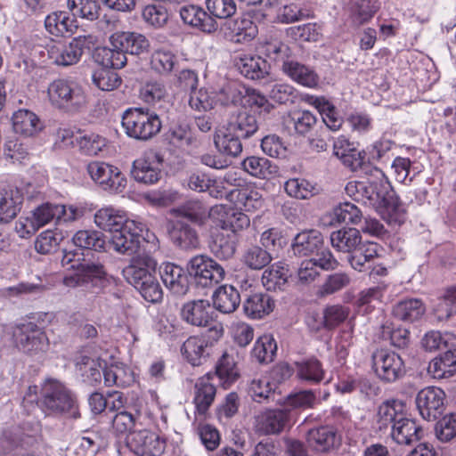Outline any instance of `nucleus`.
Listing matches in <instances>:
<instances>
[{
    "label": "nucleus",
    "mask_w": 456,
    "mask_h": 456,
    "mask_svg": "<svg viewBox=\"0 0 456 456\" xmlns=\"http://www.w3.org/2000/svg\"><path fill=\"white\" fill-rule=\"evenodd\" d=\"M368 178L365 181H350L346 183V193L355 201L382 212L390 199L391 184L385 173L378 167L366 170Z\"/></svg>",
    "instance_id": "1"
},
{
    "label": "nucleus",
    "mask_w": 456,
    "mask_h": 456,
    "mask_svg": "<svg viewBox=\"0 0 456 456\" xmlns=\"http://www.w3.org/2000/svg\"><path fill=\"white\" fill-rule=\"evenodd\" d=\"M157 262L147 254H138L133 257L130 265L123 269L124 278L133 285L148 302L158 303L162 300L163 291L153 275Z\"/></svg>",
    "instance_id": "2"
},
{
    "label": "nucleus",
    "mask_w": 456,
    "mask_h": 456,
    "mask_svg": "<svg viewBox=\"0 0 456 456\" xmlns=\"http://www.w3.org/2000/svg\"><path fill=\"white\" fill-rule=\"evenodd\" d=\"M39 408L45 415L80 417L76 398L59 380L46 379L41 385Z\"/></svg>",
    "instance_id": "3"
},
{
    "label": "nucleus",
    "mask_w": 456,
    "mask_h": 456,
    "mask_svg": "<svg viewBox=\"0 0 456 456\" xmlns=\"http://www.w3.org/2000/svg\"><path fill=\"white\" fill-rule=\"evenodd\" d=\"M122 126L129 137L147 141L159 133L161 121L153 111L143 108H131L122 116Z\"/></svg>",
    "instance_id": "4"
},
{
    "label": "nucleus",
    "mask_w": 456,
    "mask_h": 456,
    "mask_svg": "<svg viewBox=\"0 0 456 456\" xmlns=\"http://www.w3.org/2000/svg\"><path fill=\"white\" fill-rule=\"evenodd\" d=\"M48 99L55 108L66 111H76L86 103V95L77 82L66 78H57L47 88Z\"/></svg>",
    "instance_id": "5"
},
{
    "label": "nucleus",
    "mask_w": 456,
    "mask_h": 456,
    "mask_svg": "<svg viewBox=\"0 0 456 456\" xmlns=\"http://www.w3.org/2000/svg\"><path fill=\"white\" fill-rule=\"evenodd\" d=\"M15 346L30 356L42 355L49 349V338L42 328L33 322L17 324L12 330Z\"/></svg>",
    "instance_id": "6"
},
{
    "label": "nucleus",
    "mask_w": 456,
    "mask_h": 456,
    "mask_svg": "<svg viewBox=\"0 0 456 456\" xmlns=\"http://www.w3.org/2000/svg\"><path fill=\"white\" fill-rule=\"evenodd\" d=\"M110 244L113 249L119 254L132 255L141 247L142 240H156V236L150 232L146 225L136 220L126 222V225L112 232Z\"/></svg>",
    "instance_id": "7"
},
{
    "label": "nucleus",
    "mask_w": 456,
    "mask_h": 456,
    "mask_svg": "<svg viewBox=\"0 0 456 456\" xmlns=\"http://www.w3.org/2000/svg\"><path fill=\"white\" fill-rule=\"evenodd\" d=\"M87 42L88 37L86 36L74 37L69 42L52 41L46 46L48 58L57 66L75 65L81 60Z\"/></svg>",
    "instance_id": "8"
},
{
    "label": "nucleus",
    "mask_w": 456,
    "mask_h": 456,
    "mask_svg": "<svg viewBox=\"0 0 456 456\" xmlns=\"http://www.w3.org/2000/svg\"><path fill=\"white\" fill-rule=\"evenodd\" d=\"M189 274L202 287H212L224 279L225 272L222 265L205 255L191 258L187 265Z\"/></svg>",
    "instance_id": "9"
},
{
    "label": "nucleus",
    "mask_w": 456,
    "mask_h": 456,
    "mask_svg": "<svg viewBox=\"0 0 456 456\" xmlns=\"http://www.w3.org/2000/svg\"><path fill=\"white\" fill-rule=\"evenodd\" d=\"M86 170L90 177L104 191L122 192L126 187V178L118 167L102 161H92Z\"/></svg>",
    "instance_id": "10"
},
{
    "label": "nucleus",
    "mask_w": 456,
    "mask_h": 456,
    "mask_svg": "<svg viewBox=\"0 0 456 456\" xmlns=\"http://www.w3.org/2000/svg\"><path fill=\"white\" fill-rule=\"evenodd\" d=\"M372 369L377 377L386 382H394L405 373L402 357L392 351L377 350L371 356Z\"/></svg>",
    "instance_id": "11"
},
{
    "label": "nucleus",
    "mask_w": 456,
    "mask_h": 456,
    "mask_svg": "<svg viewBox=\"0 0 456 456\" xmlns=\"http://www.w3.org/2000/svg\"><path fill=\"white\" fill-rule=\"evenodd\" d=\"M162 166L160 154L153 151H146L134 161L131 174L138 183L154 184L162 176Z\"/></svg>",
    "instance_id": "12"
},
{
    "label": "nucleus",
    "mask_w": 456,
    "mask_h": 456,
    "mask_svg": "<svg viewBox=\"0 0 456 456\" xmlns=\"http://www.w3.org/2000/svg\"><path fill=\"white\" fill-rule=\"evenodd\" d=\"M444 392L436 387L421 389L416 397L418 410L424 419L434 420L444 410Z\"/></svg>",
    "instance_id": "13"
},
{
    "label": "nucleus",
    "mask_w": 456,
    "mask_h": 456,
    "mask_svg": "<svg viewBox=\"0 0 456 456\" xmlns=\"http://www.w3.org/2000/svg\"><path fill=\"white\" fill-rule=\"evenodd\" d=\"M407 417L406 404L400 400H387L380 403L376 411L375 424L381 430H392V426L397 425Z\"/></svg>",
    "instance_id": "14"
},
{
    "label": "nucleus",
    "mask_w": 456,
    "mask_h": 456,
    "mask_svg": "<svg viewBox=\"0 0 456 456\" xmlns=\"http://www.w3.org/2000/svg\"><path fill=\"white\" fill-rule=\"evenodd\" d=\"M220 29L227 38L236 43L249 42L258 33L257 26L248 16L227 20L221 25Z\"/></svg>",
    "instance_id": "15"
},
{
    "label": "nucleus",
    "mask_w": 456,
    "mask_h": 456,
    "mask_svg": "<svg viewBox=\"0 0 456 456\" xmlns=\"http://www.w3.org/2000/svg\"><path fill=\"white\" fill-rule=\"evenodd\" d=\"M214 310L208 300L197 299L185 303L181 309V317L188 324L207 327L213 320Z\"/></svg>",
    "instance_id": "16"
},
{
    "label": "nucleus",
    "mask_w": 456,
    "mask_h": 456,
    "mask_svg": "<svg viewBox=\"0 0 456 456\" xmlns=\"http://www.w3.org/2000/svg\"><path fill=\"white\" fill-rule=\"evenodd\" d=\"M111 46L124 52L139 55L147 53L150 49V42L145 36L136 32L118 31L110 37Z\"/></svg>",
    "instance_id": "17"
},
{
    "label": "nucleus",
    "mask_w": 456,
    "mask_h": 456,
    "mask_svg": "<svg viewBox=\"0 0 456 456\" xmlns=\"http://www.w3.org/2000/svg\"><path fill=\"white\" fill-rule=\"evenodd\" d=\"M126 443L136 453L156 455L160 454L165 449V441L156 433L146 429L127 435Z\"/></svg>",
    "instance_id": "18"
},
{
    "label": "nucleus",
    "mask_w": 456,
    "mask_h": 456,
    "mask_svg": "<svg viewBox=\"0 0 456 456\" xmlns=\"http://www.w3.org/2000/svg\"><path fill=\"white\" fill-rule=\"evenodd\" d=\"M179 13L183 23L202 32L211 34L218 28L216 20L199 5H183L180 8Z\"/></svg>",
    "instance_id": "19"
},
{
    "label": "nucleus",
    "mask_w": 456,
    "mask_h": 456,
    "mask_svg": "<svg viewBox=\"0 0 456 456\" xmlns=\"http://www.w3.org/2000/svg\"><path fill=\"white\" fill-rule=\"evenodd\" d=\"M33 434L25 427L10 425L0 435V454H8L12 451L32 444Z\"/></svg>",
    "instance_id": "20"
},
{
    "label": "nucleus",
    "mask_w": 456,
    "mask_h": 456,
    "mask_svg": "<svg viewBox=\"0 0 456 456\" xmlns=\"http://www.w3.org/2000/svg\"><path fill=\"white\" fill-rule=\"evenodd\" d=\"M212 348L213 342L206 337L191 336L183 342L181 352L191 365L200 366L210 356Z\"/></svg>",
    "instance_id": "21"
},
{
    "label": "nucleus",
    "mask_w": 456,
    "mask_h": 456,
    "mask_svg": "<svg viewBox=\"0 0 456 456\" xmlns=\"http://www.w3.org/2000/svg\"><path fill=\"white\" fill-rule=\"evenodd\" d=\"M211 379L210 375L203 376L194 385L193 403L197 416L205 417L215 401L216 388Z\"/></svg>",
    "instance_id": "22"
},
{
    "label": "nucleus",
    "mask_w": 456,
    "mask_h": 456,
    "mask_svg": "<svg viewBox=\"0 0 456 456\" xmlns=\"http://www.w3.org/2000/svg\"><path fill=\"white\" fill-rule=\"evenodd\" d=\"M240 138L227 124H224L216 128L214 144L221 154L238 157L242 152Z\"/></svg>",
    "instance_id": "23"
},
{
    "label": "nucleus",
    "mask_w": 456,
    "mask_h": 456,
    "mask_svg": "<svg viewBox=\"0 0 456 456\" xmlns=\"http://www.w3.org/2000/svg\"><path fill=\"white\" fill-rule=\"evenodd\" d=\"M281 69L292 81L302 86L316 88L319 86L320 77L309 66L289 60L284 61Z\"/></svg>",
    "instance_id": "24"
},
{
    "label": "nucleus",
    "mask_w": 456,
    "mask_h": 456,
    "mask_svg": "<svg viewBox=\"0 0 456 456\" xmlns=\"http://www.w3.org/2000/svg\"><path fill=\"white\" fill-rule=\"evenodd\" d=\"M160 276L165 286L175 295H185L189 289L188 277L183 269L172 263L160 267Z\"/></svg>",
    "instance_id": "25"
},
{
    "label": "nucleus",
    "mask_w": 456,
    "mask_h": 456,
    "mask_svg": "<svg viewBox=\"0 0 456 456\" xmlns=\"http://www.w3.org/2000/svg\"><path fill=\"white\" fill-rule=\"evenodd\" d=\"M234 64L240 72L250 79H260L269 73V65L260 56L240 53L234 57Z\"/></svg>",
    "instance_id": "26"
},
{
    "label": "nucleus",
    "mask_w": 456,
    "mask_h": 456,
    "mask_svg": "<svg viewBox=\"0 0 456 456\" xmlns=\"http://www.w3.org/2000/svg\"><path fill=\"white\" fill-rule=\"evenodd\" d=\"M306 441L314 451L326 452L339 444V437L333 428L320 427L308 432Z\"/></svg>",
    "instance_id": "27"
},
{
    "label": "nucleus",
    "mask_w": 456,
    "mask_h": 456,
    "mask_svg": "<svg viewBox=\"0 0 456 456\" xmlns=\"http://www.w3.org/2000/svg\"><path fill=\"white\" fill-rule=\"evenodd\" d=\"M126 222H131L124 211L113 207H105L97 210L94 214V224L100 229L114 232L126 225Z\"/></svg>",
    "instance_id": "28"
},
{
    "label": "nucleus",
    "mask_w": 456,
    "mask_h": 456,
    "mask_svg": "<svg viewBox=\"0 0 456 456\" xmlns=\"http://www.w3.org/2000/svg\"><path fill=\"white\" fill-rule=\"evenodd\" d=\"M22 200V194L18 189L0 188V224H8L16 217Z\"/></svg>",
    "instance_id": "29"
},
{
    "label": "nucleus",
    "mask_w": 456,
    "mask_h": 456,
    "mask_svg": "<svg viewBox=\"0 0 456 456\" xmlns=\"http://www.w3.org/2000/svg\"><path fill=\"white\" fill-rule=\"evenodd\" d=\"M322 245L323 239L319 231H304L295 237L292 250L296 256H305L320 250Z\"/></svg>",
    "instance_id": "30"
},
{
    "label": "nucleus",
    "mask_w": 456,
    "mask_h": 456,
    "mask_svg": "<svg viewBox=\"0 0 456 456\" xmlns=\"http://www.w3.org/2000/svg\"><path fill=\"white\" fill-rule=\"evenodd\" d=\"M379 247L374 242H360L348 256V262L352 268L358 272L369 269V265L379 257Z\"/></svg>",
    "instance_id": "31"
},
{
    "label": "nucleus",
    "mask_w": 456,
    "mask_h": 456,
    "mask_svg": "<svg viewBox=\"0 0 456 456\" xmlns=\"http://www.w3.org/2000/svg\"><path fill=\"white\" fill-rule=\"evenodd\" d=\"M288 420L285 410H270L256 417V428L264 435L280 433Z\"/></svg>",
    "instance_id": "32"
},
{
    "label": "nucleus",
    "mask_w": 456,
    "mask_h": 456,
    "mask_svg": "<svg viewBox=\"0 0 456 456\" xmlns=\"http://www.w3.org/2000/svg\"><path fill=\"white\" fill-rule=\"evenodd\" d=\"M421 428L416 421L408 416L395 426H392L390 436L393 441L398 444L410 445L420 439Z\"/></svg>",
    "instance_id": "33"
},
{
    "label": "nucleus",
    "mask_w": 456,
    "mask_h": 456,
    "mask_svg": "<svg viewBox=\"0 0 456 456\" xmlns=\"http://www.w3.org/2000/svg\"><path fill=\"white\" fill-rule=\"evenodd\" d=\"M12 121L15 133L24 136H33L43 127L37 114L26 109L15 111L12 114Z\"/></svg>",
    "instance_id": "34"
},
{
    "label": "nucleus",
    "mask_w": 456,
    "mask_h": 456,
    "mask_svg": "<svg viewBox=\"0 0 456 456\" xmlns=\"http://www.w3.org/2000/svg\"><path fill=\"white\" fill-rule=\"evenodd\" d=\"M168 233L171 240L183 249L195 248L199 245L195 230L181 221L172 222L168 227Z\"/></svg>",
    "instance_id": "35"
},
{
    "label": "nucleus",
    "mask_w": 456,
    "mask_h": 456,
    "mask_svg": "<svg viewBox=\"0 0 456 456\" xmlns=\"http://www.w3.org/2000/svg\"><path fill=\"white\" fill-rule=\"evenodd\" d=\"M226 124L244 139L251 137L258 130V123L256 116L246 110L232 112Z\"/></svg>",
    "instance_id": "36"
},
{
    "label": "nucleus",
    "mask_w": 456,
    "mask_h": 456,
    "mask_svg": "<svg viewBox=\"0 0 456 456\" xmlns=\"http://www.w3.org/2000/svg\"><path fill=\"white\" fill-rule=\"evenodd\" d=\"M428 373L434 379H447L456 373V350H449L435 357L428 366Z\"/></svg>",
    "instance_id": "37"
},
{
    "label": "nucleus",
    "mask_w": 456,
    "mask_h": 456,
    "mask_svg": "<svg viewBox=\"0 0 456 456\" xmlns=\"http://www.w3.org/2000/svg\"><path fill=\"white\" fill-rule=\"evenodd\" d=\"M274 302L270 296L256 293L249 296L243 304L245 314L251 319H262L273 312Z\"/></svg>",
    "instance_id": "38"
},
{
    "label": "nucleus",
    "mask_w": 456,
    "mask_h": 456,
    "mask_svg": "<svg viewBox=\"0 0 456 456\" xmlns=\"http://www.w3.org/2000/svg\"><path fill=\"white\" fill-rule=\"evenodd\" d=\"M139 98L148 105L160 108L163 102L169 101L170 95L162 82L150 81L141 86Z\"/></svg>",
    "instance_id": "39"
},
{
    "label": "nucleus",
    "mask_w": 456,
    "mask_h": 456,
    "mask_svg": "<svg viewBox=\"0 0 456 456\" xmlns=\"http://www.w3.org/2000/svg\"><path fill=\"white\" fill-rule=\"evenodd\" d=\"M213 303L219 312L231 314L239 306L240 297L233 286L224 285L219 287L214 293Z\"/></svg>",
    "instance_id": "40"
},
{
    "label": "nucleus",
    "mask_w": 456,
    "mask_h": 456,
    "mask_svg": "<svg viewBox=\"0 0 456 456\" xmlns=\"http://www.w3.org/2000/svg\"><path fill=\"white\" fill-rule=\"evenodd\" d=\"M289 277L288 265L282 262H277L262 274V283L267 290L283 289Z\"/></svg>",
    "instance_id": "41"
},
{
    "label": "nucleus",
    "mask_w": 456,
    "mask_h": 456,
    "mask_svg": "<svg viewBox=\"0 0 456 456\" xmlns=\"http://www.w3.org/2000/svg\"><path fill=\"white\" fill-rule=\"evenodd\" d=\"M45 27L51 35L60 37L67 33H73L77 25L66 12L56 11L45 17Z\"/></svg>",
    "instance_id": "42"
},
{
    "label": "nucleus",
    "mask_w": 456,
    "mask_h": 456,
    "mask_svg": "<svg viewBox=\"0 0 456 456\" xmlns=\"http://www.w3.org/2000/svg\"><path fill=\"white\" fill-rule=\"evenodd\" d=\"M104 383L108 387H127L134 382V374L128 366L114 362L103 370Z\"/></svg>",
    "instance_id": "43"
},
{
    "label": "nucleus",
    "mask_w": 456,
    "mask_h": 456,
    "mask_svg": "<svg viewBox=\"0 0 456 456\" xmlns=\"http://www.w3.org/2000/svg\"><path fill=\"white\" fill-rule=\"evenodd\" d=\"M360 232L354 228L341 229L331 232L330 243L338 251L352 253L361 242Z\"/></svg>",
    "instance_id": "44"
},
{
    "label": "nucleus",
    "mask_w": 456,
    "mask_h": 456,
    "mask_svg": "<svg viewBox=\"0 0 456 456\" xmlns=\"http://www.w3.org/2000/svg\"><path fill=\"white\" fill-rule=\"evenodd\" d=\"M426 312L423 302L418 298H409L398 302L393 308L394 315L406 322L420 319Z\"/></svg>",
    "instance_id": "45"
},
{
    "label": "nucleus",
    "mask_w": 456,
    "mask_h": 456,
    "mask_svg": "<svg viewBox=\"0 0 456 456\" xmlns=\"http://www.w3.org/2000/svg\"><path fill=\"white\" fill-rule=\"evenodd\" d=\"M94 58L102 68L115 69L123 68L127 61L124 52L113 47H98L95 49Z\"/></svg>",
    "instance_id": "46"
},
{
    "label": "nucleus",
    "mask_w": 456,
    "mask_h": 456,
    "mask_svg": "<svg viewBox=\"0 0 456 456\" xmlns=\"http://www.w3.org/2000/svg\"><path fill=\"white\" fill-rule=\"evenodd\" d=\"M72 241L78 248L95 251H104L106 247L104 235L101 232L94 230L77 231L74 234Z\"/></svg>",
    "instance_id": "47"
},
{
    "label": "nucleus",
    "mask_w": 456,
    "mask_h": 456,
    "mask_svg": "<svg viewBox=\"0 0 456 456\" xmlns=\"http://www.w3.org/2000/svg\"><path fill=\"white\" fill-rule=\"evenodd\" d=\"M241 166L248 174L260 179H267L276 173V167L265 158L248 157L242 161Z\"/></svg>",
    "instance_id": "48"
},
{
    "label": "nucleus",
    "mask_w": 456,
    "mask_h": 456,
    "mask_svg": "<svg viewBox=\"0 0 456 456\" xmlns=\"http://www.w3.org/2000/svg\"><path fill=\"white\" fill-rule=\"evenodd\" d=\"M296 374L299 379L314 384L322 380L324 370L318 360L309 359L296 363Z\"/></svg>",
    "instance_id": "49"
},
{
    "label": "nucleus",
    "mask_w": 456,
    "mask_h": 456,
    "mask_svg": "<svg viewBox=\"0 0 456 456\" xmlns=\"http://www.w3.org/2000/svg\"><path fill=\"white\" fill-rule=\"evenodd\" d=\"M276 351L277 344L273 337L265 334L256 339L251 354L259 362H270L273 361Z\"/></svg>",
    "instance_id": "50"
},
{
    "label": "nucleus",
    "mask_w": 456,
    "mask_h": 456,
    "mask_svg": "<svg viewBox=\"0 0 456 456\" xmlns=\"http://www.w3.org/2000/svg\"><path fill=\"white\" fill-rule=\"evenodd\" d=\"M309 103L315 106L322 115V120L332 131H338L342 124L343 119L338 116L335 108L323 97H311Z\"/></svg>",
    "instance_id": "51"
},
{
    "label": "nucleus",
    "mask_w": 456,
    "mask_h": 456,
    "mask_svg": "<svg viewBox=\"0 0 456 456\" xmlns=\"http://www.w3.org/2000/svg\"><path fill=\"white\" fill-rule=\"evenodd\" d=\"M271 254L259 246H251L245 249L241 262L252 270H260L272 261Z\"/></svg>",
    "instance_id": "52"
},
{
    "label": "nucleus",
    "mask_w": 456,
    "mask_h": 456,
    "mask_svg": "<svg viewBox=\"0 0 456 456\" xmlns=\"http://www.w3.org/2000/svg\"><path fill=\"white\" fill-rule=\"evenodd\" d=\"M84 380L92 386H96L102 381V366L98 360L88 356H81L77 363Z\"/></svg>",
    "instance_id": "53"
},
{
    "label": "nucleus",
    "mask_w": 456,
    "mask_h": 456,
    "mask_svg": "<svg viewBox=\"0 0 456 456\" xmlns=\"http://www.w3.org/2000/svg\"><path fill=\"white\" fill-rule=\"evenodd\" d=\"M209 248L217 258L227 260L235 253V243L223 232H217L212 235Z\"/></svg>",
    "instance_id": "54"
},
{
    "label": "nucleus",
    "mask_w": 456,
    "mask_h": 456,
    "mask_svg": "<svg viewBox=\"0 0 456 456\" xmlns=\"http://www.w3.org/2000/svg\"><path fill=\"white\" fill-rule=\"evenodd\" d=\"M317 403V397L313 390H301L289 394L284 401L285 411L294 409L305 410L314 408Z\"/></svg>",
    "instance_id": "55"
},
{
    "label": "nucleus",
    "mask_w": 456,
    "mask_h": 456,
    "mask_svg": "<svg viewBox=\"0 0 456 456\" xmlns=\"http://www.w3.org/2000/svg\"><path fill=\"white\" fill-rule=\"evenodd\" d=\"M178 59L175 54L167 49L155 51L151 59V68L159 74H169L177 64Z\"/></svg>",
    "instance_id": "56"
},
{
    "label": "nucleus",
    "mask_w": 456,
    "mask_h": 456,
    "mask_svg": "<svg viewBox=\"0 0 456 456\" xmlns=\"http://www.w3.org/2000/svg\"><path fill=\"white\" fill-rule=\"evenodd\" d=\"M175 212L191 222L203 224L208 218V208L198 200H190L175 209Z\"/></svg>",
    "instance_id": "57"
},
{
    "label": "nucleus",
    "mask_w": 456,
    "mask_h": 456,
    "mask_svg": "<svg viewBox=\"0 0 456 456\" xmlns=\"http://www.w3.org/2000/svg\"><path fill=\"white\" fill-rule=\"evenodd\" d=\"M208 15L213 19L230 20L237 12L234 0H205Z\"/></svg>",
    "instance_id": "58"
},
{
    "label": "nucleus",
    "mask_w": 456,
    "mask_h": 456,
    "mask_svg": "<svg viewBox=\"0 0 456 456\" xmlns=\"http://www.w3.org/2000/svg\"><path fill=\"white\" fill-rule=\"evenodd\" d=\"M79 151L88 156H96L105 147L107 141L96 134H86L76 137Z\"/></svg>",
    "instance_id": "59"
},
{
    "label": "nucleus",
    "mask_w": 456,
    "mask_h": 456,
    "mask_svg": "<svg viewBox=\"0 0 456 456\" xmlns=\"http://www.w3.org/2000/svg\"><path fill=\"white\" fill-rule=\"evenodd\" d=\"M93 83L102 91H112L121 85V78L113 69L100 68L92 75Z\"/></svg>",
    "instance_id": "60"
},
{
    "label": "nucleus",
    "mask_w": 456,
    "mask_h": 456,
    "mask_svg": "<svg viewBox=\"0 0 456 456\" xmlns=\"http://www.w3.org/2000/svg\"><path fill=\"white\" fill-rule=\"evenodd\" d=\"M381 336L383 339L389 340L391 345L404 348L410 342L409 331L402 327H395L393 323L386 322L381 326Z\"/></svg>",
    "instance_id": "61"
},
{
    "label": "nucleus",
    "mask_w": 456,
    "mask_h": 456,
    "mask_svg": "<svg viewBox=\"0 0 456 456\" xmlns=\"http://www.w3.org/2000/svg\"><path fill=\"white\" fill-rule=\"evenodd\" d=\"M67 4L74 15L89 20H94L99 17L100 6L96 0H68Z\"/></svg>",
    "instance_id": "62"
},
{
    "label": "nucleus",
    "mask_w": 456,
    "mask_h": 456,
    "mask_svg": "<svg viewBox=\"0 0 456 456\" xmlns=\"http://www.w3.org/2000/svg\"><path fill=\"white\" fill-rule=\"evenodd\" d=\"M216 373L223 380L224 386L234 382L238 378V371L233 356L224 352L216 364Z\"/></svg>",
    "instance_id": "63"
},
{
    "label": "nucleus",
    "mask_w": 456,
    "mask_h": 456,
    "mask_svg": "<svg viewBox=\"0 0 456 456\" xmlns=\"http://www.w3.org/2000/svg\"><path fill=\"white\" fill-rule=\"evenodd\" d=\"M333 220L338 223L358 224L362 220V212L350 202L341 203L333 209Z\"/></svg>",
    "instance_id": "64"
}]
</instances>
